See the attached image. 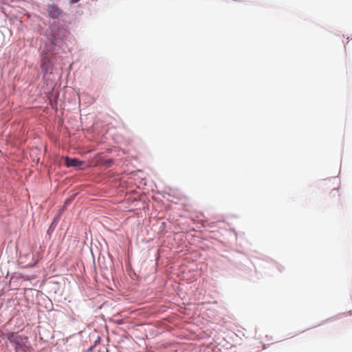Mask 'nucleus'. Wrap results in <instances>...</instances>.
I'll list each match as a JSON object with an SVG mask.
<instances>
[{
	"mask_svg": "<svg viewBox=\"0 0 352 352\" xmlns=\"http://www.w3.org/2000/svg\"><path fill=\"white\" fill-rule=\"evenodd\" d=\"M69 32L63 28H58L56 29H50L47 31L46 36L52 45H56L58 41L66 38Z\"/></svg>",
	"mask_w": 352,
	"mask_h": 352,
	"instance_id": "nucleus-1",
	"label": "nucleus"
},
{
	"mask_svg": "<svg viewBox=\"0 0 352 352\" xmlns=\"http://www.w3.org/2000/svg\"><path fill=\"white\" fill-rule=\"evenodd\" d=\"M47 10L49 16L52 19H58L63 14V10L54 3L48 5Z\"/></svg>",
	"mask_w": 352,
	"mask_h": 352,
	"instance_id": "nucleus-2",
	"label": "nucleus"
},
{
	"mask_svg": "<svg viewBox=\"0 0 352 352\" xmlns=\"http://www.w3.org/2000/svg\"><path fill=\"white\" fill-rule=\"evenodd\" d=\"M7 0H0V3H4Z\"/></svg>",
	"mask_w": 352,
	"mask_h": 352,
	"instance_id": "nucleus-4",
	"label": "nucleus"
},
{
	"mask_svg": "<svg viewBox=\"0 0 352 352\" xmlns=\"http://www.w3.org/2000/svg\"><path fill=\"white\" fill-rule=\"evenodd\" d=\"M83 164V162L76 159V158H69L68 157H65V165L67 167H77L80 168Z\"/></svg>",
	"mask_w": 352,
	"mask_h": 352,
	"instance_id": "nucleus-3",
	"label": "nucleus"
}]
</instances>
